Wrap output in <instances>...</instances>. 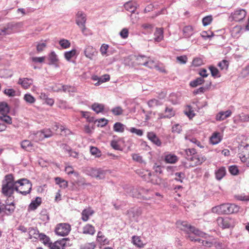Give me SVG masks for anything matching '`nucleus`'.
Wrapping results in <instances>:
<instances>
[{"label":"nucleus","mask_w":249,"mask_h":249,"mask_svg":"<svg viewBox=\"0 0 249 249\" xmlns=\"http://www.w3.org/2000/svg\"><path fill=\"white\" fill-rule=\"evenodd\" d=\"M9 107L6 102H0V114H7L9 112Z\"/></svg>","instance_id":"obj_29"},{"label":"nucleus","mask_w":249,"mask_h":249,"mask_svg":"<svg viewBox=\"0 0 249 249\" xmlns=\"http://www.w3.org/2000/svg\"><path fill=\"white\" fill-rule=\"evenodd\" d=\"M145 63L146 64L145 66L150 69L156 68L157 66V63L155 61L152 60L147 57L146 61H145Z\"/></svg>","instance_id":"obj_40"},{"label":"nucleus","mask_w":249,"mask_h":249,"mask_svg":"<svg viewBox=\"0 0 249 249\" xmlns=\"http://www.w3.org/2000/svg\"><path fill=\"white\" fill-rule=\"evenodd\" d=\"M125 126L122 123L117 122L114 124L113 129L115 131L122 133L124 131Z\"/></svg>","instance_id":"obj_37"},{"label":"nucleus","mask_w":249,"mask_h":249,"mask_svg":"<svg viewBox=\"0 0 249 249\" xmlns=\"http://www.w3.org/2000/svg\"><path fill=\"white\" fill-rule=\"evenodd\" d=\"M15 25L12 23H8L5 25H0V33L1 35H9L13 33Z\"/></svg>","instance_id":"obj_10"},{"label":"nucleus","mask_w":249,"mask_h":249,"mask_svg":"<svg viewBox=\"0 0 249 249\" xmlns=\"http://www.w3.org/2000/svg\"><path fill=\"white\" fill-rule=\"evenodd\" d=\"M183 32L185 37H189L193 34L192 27L191 26H185L183 29Z\"/></svg>","instance_id":"obj_35"},{"label":"nucleus","mask_w":249,"mask_h":249,"mask_svg":"<svg viewBox=\"0 0 249 249\" xmlns=\"http://www.w3.org/2000/svg\"><path fill=\"white\" fill-rule=\"evenodd\" d=\"M177 59L180 64H185L187 60V58L185 55L178 56Z\"/></svg>","instance_id":"obj_64"},{"label":"nucleus","mask_w":249,"mask_h":249,"mask_svg":"<svg viewBox=\"0 0 249 249\" xmlns=\"http://www.w3.org/2000/svg\"><path fill=\"white\" fill-rule=\"evenodd\" d=\"M177 225L181 230L189 233L192 226L189 225L186 221H178L177 222Z\"/></svg>","instance_id":"obj_16"},{"label":"nucleus","mask_w":249,"mask_h":249,"mask_svg":"<svg viewBox=\"0 0 249 249\" xmlns=\"http://www.w3.org/2000/svg\"><path fill=\"white\" fill-rule=\"evenodd\" d=\"M95 232L94 227L90 224H87L83 228V233L84 234L93 235Z\"/></svg>","instance_id":"obj_25"},{"label":"nucleus","mask_w":249,"mask_h":249,"mask_svg":"<svg viewBox=\"0 0 249 249\" xmlns=\"http://www.w3.org/2000/svg\"><path fill=\"white\" fill-rule=\"evenodd\" d=\"M16 191L23 196L30 194L32 188L31 182L25 178L16 181Z\"/></svg>","instance_id":"obj_3"},{"label":"nucleus","mask_w":249,"mask_h":249,"mask_svg":"<svg viewBox=\"0 0 249 249\" xmlns=\"http://www.w3.org/2000/svg\"><path fill=\"white\" fill-rule=\"evenodd\" d=\"M24 99L25 101L30 104H33L35 102V98L30 94H25L24 96Z\"/></svg>","instance_id":"obj_49"},{"label":"nucleus","mask_w":249,"mask_h":249,"mask_svg":"<svg viewBox=\"0 0 249 249\" xmlns=\"http://www.w3.org/2000/svg\"><path fill=\"white\" fill-rule=\"evenodd\" d=\"M239 210V207L234 204H223L213 207L212 212L219 214H231L237 213Z\"/></svg>","instance_id":"obj_2"},{"label":"nucleus","mask_w":249,"mask_h":249,"mask_svg":"<svg viewBox=\"0 0 249 249\" xmlns=\"http://www.w3.org/2000/svg\"><path fill=\"white\" fill-rule=\"evenodd\" d=\"M111 112L114 115L119 116L123 114V109L120 107H116L111 109Z\"/></svg>","instance_id":"obj_47"},{"label":"nucleus","mask_w":249,"mask_h":249,"mask_svg":"<svg viewBox=\"0 0 249 249\" xmlns=\"http://www.w3.org/2000/svg\"><path fill=\"white\" fill-rule=\"evenodd\" d=\"M246 14L247 12L245 10L239 9L231 14L230 18L236 21H240L245 18Z\"/></svg>","instance_id":"obj_7"},{"label":"nucleus","mask_w":249,"mask_h":249,"mask_svg":"<svg viewBox=\"0 0 249 249\" xmlns=\"http://www.w3.org/2000/svg\"><path fill=\"white\" fill-rule=\"evenodd\" d=\"M39 239L46 246L49 247L52 245V242L50 241V238L44 233H41V236Z\"/></svg>","instance_id":"obj_32"},{"label":"nucleus","mask_w":249,"mask_h":249,"mask_svg":"<svg viewBox=\"0 0 249 249\" xmlns=\"http://www.w3.org/2000/svg\"><path fill=\"white\" fill-rule=\"evenodd\" d=\"M107 170L101 168H94L91 167L87 168L86 170V173L92 178L98 179H103L105 178L107 174Z\"/></svg>","instance_id":"obj_4"},{"label":"nucleus","mask_w":249,"mask_h":249,"mask_svg":"<svg viewBox=\"0 0 249 249\" xmlns=\"http://www.w3.org/2000/svg\"><path fill=\"white\" fill-rule=\"evenodd\" d=\"M120 35L123 38H126L128 36V31L126 28H124L120 33Z\"/></svg>","instance_id":"obj_61"},{"label":"nucleus","mask_w":249,"mask_h":249,"mask_svg":"<svg viewBox=\"0 0 249 249\" xmlns=\"http://www.w3.org/2000/svg\"><path fill=\"white\" fill-rule=\"evenodd\" d=\"M109 79L110 77L108 74H105L101 77H99V81L95 83V85L99 86L103 83L109 81Z\"/></svg>","instance_id":"obj_42"},{"label":"nucleus","mask_w":249,"mask_h":249,"mask_svg":"<svg viewBox=\"0 0 249 249\" xmlns=\"http://www.w3.org/2000/svg\"><path fill=\"white\" fill-rule=\"evenodd\" d=\"M147 136L148 139L156 145L159 146L161 145V142L155 133L153 132H148Z\"/></svg>","instance_id":"obj_19"},{"label":"nucleus","mask_w":249,"mask_h":249,"mask_svg":"<svg viewBox=\"0 0 249 249\" xmlns=\"http://www.w3.org/2000/svg\"><path fill=\"white\" fill-rule=\"evenodd\" d=\"M84 54L87 58L92 59L93 56L97 55V52L92 46H88L85 49Z\"/></svg>","instance_id":"obj_14"},{"label":"nucleus","mask_w":249,"mask_h":249,"mask_svg":"<svg viewBox=\"0 0 249 249\" xmlns=\"http://www.w3.org/2000/svg\"><path fill=\"white\" fill-rule=\"evenodd\" d=\"M147 57L145 55H139L136 56V63L139 65L145 66V62L146 61Z\"/></svg>","instance_id":"obj_36"},{"label":"nucleus","mask_w":249,"mask_h":249,"mask_svg":"<svg viewBox=\"0 0 249 249\" xmlns=\"http://www.w3.org/2000/svg\"><path fill=\"white\" fill-rule=\"evenodd\" d=\"M90 152L92 155L96 156V157H100V151L97 147L91 146Z\"/></svg>","instance_id":"obj_56"},{"label":"nucleus","mask_w":249,"mask_h":249,"mask_svg":"<svg viewBox=\"0 0 249 249\" xmlns=\"http://www.w3.org/2000/svg\"><path fill=\"white\" fill-rule=\"evenodd\" d=\"M154 40L156 42H159L163 39V31L162 28H156L154 33Z\"/></svg>","instance_id":"obj_24"},{"label":"nucleus","mask_w":249,"mask_h":249,"mask_svg":"<svg viewBox=\"0 0 249 249\" xmlns=\"http://www.w3.org/2000/svg\"><path fill=\"white\" fill-rule=\"evenodd\" d=\"M59 43L63 49H67L71 46V43L67 39H62L59 41Z\"/></svg>","instance_id":"obj_44"},{"label":"nucleus","mask_w":249,"mask_h":249,"mask_svg":"<svg viewBox=\"0 0 249 249\" xmlns=\"http://www.w3.org/2000/svg\"><path fill=\"white\" fill-rule=\"evenodd\" d=\"M87 20L86 15L82 11H78L76 15V23L78 26L85 24Z\"/></svg>","instance_id":"obj_13"},{"label":"nucleus","mask_w":249,"mask_h":249,"mask_svg":"<svg viewBox=\"0 0 249 249\" xmlns=\"http://www.w3.org/2000/svg\"><path fill=\"white\" fill-rule=\"evenodd\" d=\"M132 157L133 160L136 161H138V162H139L141 163L143 161L142 157L138 154H133L132 155Z\"/></svg>","instance_id":"obj_62"},{"label":"nucleus","mask_w":249,"mask_h":249,"mask_svg":"<svg viewBox=\"0 0 249 249\" xmlns=\"http://www.w3.org/2000/svg\"><path fill=\"white\" fill-rule=\"evenodd\" d=\"M231 115V111L228 110L226 111H220L216 116L217 121H223L229 117Z\"/></svg>","instance_id":"obj_20"},{"label":"nucleus","mask_w":249,"mask_h":249,"mask_svg":"<svg viewBox=\"0 0 249 249\" xmlns=\"http://www.w3.org/2000/svg\"><path fill=\"white\" fill-rule=\"evenodd\" d=\"M91 108L97 113L102 112L104 109V105L99 103H94Z\"/></svg>","instance_id":"obj_34"},{"label":"nucleus","mask_w":249,"mask_h":249,"mask_svg":"<svg viewBox=\"0 0 249 249\" xmlns=\"http://www.w3.org/2000/svg\"><path fill=\"white\" fill-rule=\"evenodd\" d=\"M33 83L32 79L27 78H20L18 84L20 85L24 89H28Z\"/></svg>","instance_id":"obj_15"},{"label":"nucleus","mask_w":249,"mask_h":249,"mask_svg":"<svg viewBox=\"0 0 249 249\" xmlns=\"http://www.w3.org/2000/svg\"><path fill=\"white\" fill-rule=\"evenodd\" d=\"M229 170L230 173L233 175H237L239 172V170L236 165L230 166Z\"/></svg>","instance_id":"obj_55"},{"label":"nucleus","mask_w":249,"mask_h":249,"mask_svg":"<svg viewBox=\"0 0 249 249\" xmlns=\"http://www.w3.org/2000/svg\"><path fill=\"white\" fill-rule=\"evenodd\" d=\"M218 66L222 70H227L229 66V62L226 60H223L218 63Z\"/></svg>","instance_id":"obj_54"},{"label":"nucleus","mask_w":249,"mask_h":249,"mask_svg":"<svg viewBox=\"0 0 249 249\" xmlns=\"http://www.w3.org/2000/svg\"><path fill=\"white\" fill-rule=\"evenodd\" d=\"M75 54L76 50L72 49L71 51L66 52L64 53V57L67 60L70 61V59L75 55Z\"/></svg>","instance_id":"obj_41"},{"label":"nucleus","mask_w":249,"mask_h":249,"mask_svg":"<svg viewBox=\"0 0 249 249\" xmlns=\"http://www.w3.org/2000/svg\"><path fill=\"white\" fill-rule=\"evenodd\" d=\"M29 238L31 239H39L41 236V233L39 232L38 230L34 227H30L28 229Z\"/></svg>","instance_id":"obj_18"},{"label":"nucleus","mask_w":249,"mask_h":249,"mask_svg":"<svg viewBox=\"0 0 249 249\" xmlns=\"http://www.w3.org/2000/svg\"><path fill=\"white\" fill-rule=\"evenodd\" d=\"M41 203V198L39 197H37L35 200L32 201L29 205V207L31 210H34L40 205Z\"/></svg>","instance_id":"obj_33"},{"label":"nucleus","mask_w":249,"mask_h":249,"mask_svg":"<svg viewBox=\"0 0 249 249\" xmlns=\"http://www.w3.org/2000/svg\"><path fill=\"white\" fill-rule=\"evenodd\" d=\"M45 60V57H33L32 60L35 63H42Z\"/></svg>","instance_id":"obj_63"},{"label":"nucleus","mask_w":249,"mask_h":249,"mask_svg":"<svg viewBox=\"0 0 249 249\" xmlns=\"http://www.w3.org/2000/svg\"><path fill=\"white\" fill-rule=\"evenodd\" d=\"M184 113L190 119H192L195 116L194 111L191 106L187 105L186 107Z\"/></svg>","instance_id":"obj_30"},{"label":"nucleus","mask_w":249,"mask_h":249,"mask_svg":"<svg viewBox=\"0 0 249 249\" xmlns=\"http://www.w3.org/2000/svg\"><path fill=\"white\" fill-rule=\"evenodd\" d=\"M4 93L9 97H13L16 95V91L13 89H5Z\"/></svg>","instance_id":"obj_57"},{"label":"nucleus","mask_w":249,"mask_h":249,"mask_svg":"<svg viewBox=\"0 0 249 249\" xmlns=\"http://www.w3.org/2000/svg\"><path fill=\"white\" fill-rule=\"evenodd\" d=\"M217 223L219 227H221L223 229L229 228L231 225L230 219L227 217H218L217 219Z\"/></svg>","instance_id":"obj_17"},{"label":"nucleus","mask_w":249,"mask_h":249,"mask_svg":"<svg viewBox=\"0 0 249 249\" xmlns=\"http://www.w3.org/2000/svg\"><path fill=\"white\" fill-rule=\"evenodd\" d=\"M48 58L50 60V62L48 63L49 65H54L56 67H58V65L56 64V62L58 61V59L54 52H52L50 53Z\"/></svg>","instance_id":"obj_26"},{"label":"nucleus","mask_w":249,"mask_h":249,"mask_svg":"<svg viewBox=\"0 0 249 249\" xmlns=\"http://www.w3.org/2000/svg\"><path fill=\"white\" fill-rule=\"evenodd\" d=\"M213 20V17L211 15L205 17L202 19V23L204 26L209 25Z\"/></svg>","instance_id":"obj_46"},{"label":"nucleus","mask_w":249,"mask_h":249,"mask_svg":"<svg viewBox=\"0 0 249 249\" xmlns=\"http://www.w3.org/2000/svg\"><path fill=\"white\" fill-rule=\"evenodd\" d=\"M206 158L199 156L196 152L195 154H194L192 157H188V160H190L192 161L194 164V165H197L201 164L203 162H204L206 160Z\"/></svg>","instance_id":"obj_11"},{"label":"nucleus","mask_w":249,"mask_h":249,"mask_svg":"<svg viewBox=\"0 0 249 249\" xmlns=\"http://www.w3.org/2000/svg\"><path fill=\"white\" fill-rule=\"evenodd\" d=\"M16 181L12 174H9L5 177L2 181V193L5 196H11L16 191Z\"/></svg>","instance_id":"obj_1"},{"label":"nucleus","mask_w":249,"mask_h":249,"mask_svg":"<svg viewBox=\"0 0 249 249\" xmlns=\"http://www.w3.org/2000/svg\"><path fill=\"white\" fill-rule=\"evenodd\" d=\"M147 104L149 107H152L156 106H160L162 104V103L158 99H153L149 100Z\"/></svg>","instance_id":"obj_39"},{"label":"nucleus","mask_w":249,"mask_h":249,"mask_svg":"<svg viewBox=\"0 0 249 249\" xmlns=\"http://www.w3.org/2000/svg\"><path fill=\"white\" fill-rule=\"evenodd\" d=\"M192 229L190 231V232L194 233L196 235H197L200 237H204L205 235V233L199 230L196 229L195 227L192 226Z\"/></svg>","instance_id":"obj_45"},{"label":"nucleus","mask_w":249,"mask_h":249,"mask_svg":"<svg viewBox=\"0 0 249 249\" xmlns=\"http://www.w3.org/2000/svg\"><path fill=\"white\" fill-rule=\"evenodd\" d=\"M132 242L134 245H137L138 247H141L142 243L139 237L133 236L132 237Z\"/></svg>","instance_id":"obj_58"},{"label":"nucleus","mask_w":249,"mask_h":249,"mask_svg":"<svg viewBox=\"0 0 249 249\" xmlns=\"http://www.w3.org/2000/svg\"><path fill=\"white\" fill-rule=\"evenodd\" d=\"M20 145L22 148L28 151H30L33 149V144L28 140L22 141Z\"/></svg>","instance_id":"obj_28"},{"label":"nucleus","mask_w":249,"mask_h":249,"mask_svg":"<svg viewBox=\"0 0 249 249\" xmlns=\"http://www.w3.org/2000/svg\"><path fill=\"white\" fill-rule=\"evenodd\" d=\"M222 139L220 136V133L218 132L214 133L210 138L211 143L213 144L218 143Z\"/></svg>","instance_id":"obj_31"},{"label":"nucleus","mask_w":249,"mask_h":249,"mask_svg":"<svg viewBox=\"0 0 249 249\" xmlns=\"http://www.w3.org/2000/svg\"><path fill=\"white\" fill-rule=\"evenodd\" d=\"M15 209V207L13 202L5 204L0 202V214L4 213L7 215H10L14 212Z\"/></svg>","instance_id":"obj_6"},{"label":"nucleus","mask_w":249,"mask_h":249,"mask_svg":"<svg viewBox=\"0 0 249 249\" xmlns=\"http://www.w3.org/2000/svg\"><path fill=\"white\" fill-rule=\"evenodd\" d=\"M68 241V238H63L62 240H57L50 247V249H64V247L66 246Z\"/></svg>","instance_id":"obj_12"},{"label":"nucleus","mask_w":249,"mask_h":249,"mask_svg":"<svg viewBox=\"0 0 249 249\" xmlns=\"http://www.w3.org/2000/svg\"><path fill=\"white\" fill-rule=\"evenodd\" d=\"M96 245L94 243H87L85 244L82 245L80 249H94Z\"/></svg>","instance_id":"obj_52"},{"label":"nucleus","mask_w":249,"mask_h":249,"mask_svg":"<svg viewBox=\"0 0 249 249\" xmlns=\"http://www.w3.org/2000/svg\"><path fill=\"white\" fill-rule=\"evenodd\" d=\"M211 84V83H210L209 85H207L205 87H201L198 89L195 90L193 92L194 94L196 95L200 93H204L206 90L209 89Z\"/></svg>","instance_id":"obj_48"},{"label":"nucleus","mask_w":249,"mask_h":249,"mask_svg":"<svg viewBox=\"0 0 249 249\" xmlns=\"http://www.w3.org/2000/svg\"><path fill=\"white\" fill-rule=\"evenodd\" d=\"M142 214L140 208H131L127 212V215L131 221H137Z\"/></svg>","instance_id":"obj_8"},{"label":"nucleus","mask_w":249,"mask_h":249,"mask_svg":"<svg viewBox=\"0 0 249 249\" xmlns=\"http://www.w3.org/2000/svg\"><path fill=\"white\" fill-rule=\"evenodd\" d=\"M0 120L8 124H11L12 123L11 118L9 116L7 115V114H3L0 116Z\"/></svg>","instance_id":"obj_51"},{"label":"nucleus","mask_w":249,"mask_h":249,"mask_svg":"<svg viewBox=\"0 0 249 249\" xmlns=\"http://www.w3.org/2000/svg\"><path fill=\"white\" fill-rule=\"evenodd\" d=\"M165 114L166 115L167 118H171L175 115V111L173 110L172 107H166L165 109Z\"/></svg>","instance_id":"obj_43"},{"label":"nucleus","mask_w":249,"mask_h":249,"mask_svg":"<svg viewBox=\"0 0 249 249\" xmlns=\"http://www.w3.org/2000/svg\"><path fill=\"white\" fill-rule=\"evenodd\" d=\"M71 230V225L68 223H63L57 225L55 229V232L58 235L65 236L68 235Z\"/></svg>","instance_id":"obj_5"},{"label":"nucleus","mask_w":249,"mask_h":249,"mask_svg":"<svg viewBox=\"0 0 249 249\" xmlns=\"http://www.w3.org/2000/svg\"><path fill=\"white\" fill-rule=\"evenodd\" d=\"M196 151L194 148L186 149L185 150V153L186 155V158L188 160V157H192L194 154L196 153Z\"/></svg>","instance_id":"obj_60"},{"label":"nucleus","mask_w":249,"mask_h":249,"mask_svg":"<svg viewBox=\"0 0 249 249\" xmlns=\"http://www.w3.org/2000/svg\"><path fill=\"white\" fill-rule=\"evenodd\" d=\"M209 70H210L211 74L213 77H219L220 76L219 74V71L216 68L213 66H210L209 67Z\"/></svg>","instance_id":"obj_50"},{"label":"nucleus","mask_w":249,"mask_h":249,"mask_svg":"<svg viewBox=\"0 0 249 249\" xmlns=\"http://www.w3.org/2000/svg\"><path fill=\"white\" fill-rule=\"evenodd\" d=\"M204 82V80L202 77H198L195 80L191 81L190 85L192 87H196L199 85L202 84Z\"/></svg>","instance_id":"obj_38"},{"label":"nucleus","mask_w":249,"mask_h":249,"mask_svg":"<svg viewBox=\"0 0 249 249\" xmlns=\"http://www.w3.org/2000/svg\"><path fill=\"white\" fill-rule=\"evenodd\" d=\"M94 213V211L90 208L84 209L82 212L81 219L83 221H87L90 216Z\"/></svg>","instance_id":"obj_21"},{"label":"nucleus","mask_w":249,"mask_h":249,"mask_svg":"<svg viewBox=\"0 0 249 249\" xmlns=\"http://www.w3.org/2000/svg\"><path fill=\"white\" fill-rule=\"evenodd\" d=\"M129 131L132 133H136L139 136H141L143 135V131L142 130L137 129L135 127H131Z\"/></svg>","instance_id":"obj_59"},{"label":"nucleus","mask_w":249,"mask_h":249,"mask_svg":"<svg viewBox=\"0 0 249 249\" xmlns=\"http://www.w3.org/2000/svg\"><path fill=\"white\" fill-rule=\"evenodd\" d=\"M53 134L50 129H44L40 131L37 132L36 134V137H38L36 140V141H41L44 138H48L52 137Z\"/></svg>","instance_id":"obj_9"},{"label":"nucleus","mask_w":249,"mask_h":249,"mask_svg":"<svg viewBox=\"0 0 249 249\" xmlns=\"http://www.w3.org/2000/svg\"><path fill=\"white\" fill-rule=\"evenodd\" d=\"M124 7L126 10L133 13L137 9V4L135 2L129 1L124 4Z\"/></svg>","instance_id":"obj_23"},{"label":"nucleus","mask_w":249,"mask_h":249,"mask_svg":"<svg viewBox=\"0 0 249 249\" xmlns=\"http://www.w3.org/2000/svg\"><path fill=\"white\" fill-rule=\"evenodd\" d=\"M226 173V169L224 167L219 168L215 171V175L216 179L220 180L225 175Z\"/></svg>","instance_id":"obj_27"},{"label":"nucleus","mask_w":249,"mask_h":249,"mask_svg":"<svg viewBox=\"0 0 249 249\" xmlns=\"http://www.w3.org/2000/svg\"><path fill=\"white\" fill-rule=\"evenodd\" d=\"M61 87L64 92H73L75 91L73 87L68 85H62Z\"/></svg>","instance_id":"obj_53"},{"label":"nucleus","mask_w":249,"mask_h":249,"mask_svg":"<svg viewBox=\"0 0 249 249\" xmlns=\"http://www.w3.org/2000/svg\"><path fill=\"white\" fill-rule=\"evenodd\" d=\"M178 160V157L174 154H168L164 156V161L167 163H175Z\"/></svg>","instance_id":"obj_22"}]
</instances>
